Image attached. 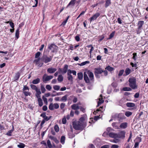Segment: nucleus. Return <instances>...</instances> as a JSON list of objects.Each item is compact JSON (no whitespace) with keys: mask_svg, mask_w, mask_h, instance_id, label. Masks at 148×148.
<instances>
[{"mask_svg":"<svg viewBox=\"0 0 148 148\" xmlns=\"http://www.w3.org/2000/svg\"><path fill=\"white\" fill-rule=\"evenodd\" d=\"M106 69L109 71L111 72L113 71L114 70V69L113 67L110 66L109 65L106 67L105 70H103L101 67L95 68L94 69V73L95 77L97 78H100V74H101V76L103 75L105 76H107L108 74V72L106 70Z\"/></svg>","mask_w":148,"mask_h":148,"instance_id":"2","label":"nucleus"},{"mask_svg":"<svg viewBox=\"0 0 148 148\" xmlns=\"http://www.w3.org/2000/svg\"><path fill=\"white\" fill-rule=\"evenodd\" d=\"M49 138L53 140L56 144L59 143V141L57 139L56 137L53 136H50Z\"/></svg>","mask_w":148,"mask_h":148,"instance_id":"28","label":"nucleus"},{"mask_svg":"<svg viewBox=\"0 0 148 148\" xmlns=\"http://www.w3.org/2000/svg\"><path fill=\"white\" fill-rule=\"evenodd\" d=\"M142 30V29L137 27L136 29V31L137 34H139L141 32Z\"/></svg>","mask_w":148,"mask_h":148,"instance_id":"42","label":"nucleus"},{"mask_svg":"<svg viewBox=\"0 0 148 148\" xmlns=\"http://www.w3.org/2000/svg\"><path fill=\"white\" fill-rule=\"evenodd\" d=\"M55 47L58 48V47L54 44H51L48 45V49L49 50L51 49L52 48L54 49L52 51V52L54 53L56 51L57 49H55Z\"/></svg>","mask_w":148,"mask_h":148,"instance_id":"12","label":"nucleus"},{"mask_svg":"<svg viewBox=\"0 0 148 148\" xmlns=\"http://www.w3.org/2000/svg\"><path fill=\"white\" fill-rule=\"evenodd\" d=\"M5 130L4 126L0 123V131H2Z\"/></svg>","mask_w":148,"mask_h":148,"instance_id":"58","label":"nucleus"},{"mask_svg":"<svg viewBox=\"0 0 148 148\" xmlns=\"http://www.w3.org/2000/svg\"><path fill=\"white\" fill-rule=\"evenodd\" d=\"M20 73L19 72L16 73L14 78V81H18L20 77Z\"/></svg>","mask_w":148,"mask_h":148,"instance_id":"17","label":"nucleus"},{"mask_svg":"<svg viewBox=\"0 0 148 148\" xmlns=\"http://www.w3.org/2000/svg\"><path fill=\"white\" fill-rule=\"evenodd\" d=\"M30 86L32 89L36 91L39 89L36 87V85L34 84H31L30 85Z\"/></svg>","mask_w":148,"mask_h":148,"instance_id":"35","label":"nucleus"},{"mask_svg":"<svg viewBox=\"0 0 148 148\" xmlns=\"http://www.w3.org/2000/svg\"><path fill=\"white\" fill-rule=\"evenodd\" d=\"M47 143L48 146L49 148H52V145L49 140H47Z\"/></svg>","mask_w":148,"mask_h":148,"instance_id":"46","label":"nucleus"},{"mask_svg":"<svg viewBox=\"0 0 148 148\" xmlns=\"http://www.w3.org/2000/svg\"><path fill=\"white\" fill-rule=\"evenodd\" d=\"M125 132L124 131H121L117 134V138H123L125 137Z\"/></svg>","mask_w":148,"mask_h":148,"instance_id":"14","label":"nucleus"},{"mask_svg":"<svg viewBox=\"0 0 148 148\" xmlns=\"http://www.w3.org/2000/svg\"><path fill=\"white\" fill-rule=\"evenodd\" d=\"M58 81L59 82H62L63 80V77L62 75L60 74L58 75L57 78Z\"/></svg>","mask_w":148,"mask_h":148,"instance_id":"33","label":"nucleus"},{"mask_svg":"<svg viewBox=\"0 0 148 148\" xmlns=\"http://www.w3.org/2000/svg\"><path fill=\"white\" fill-rule=\"evenodd\" d=\"M90 61H86L83 62L80 64H78V65L80 66H84L87 64H89L90 63Z\"/></svg>","mask_w":148,"mask_h":148,"instance_id":"36","label":"nucleus"},{"mask_svg":"<svg viewBox=\"0 0 148 148\" xmlns=\"http://www.w3.org/2000/svg\"><path fill=\"white\" fill-rule=\"evenodd\" d=\"M57 70L56 68L51 67L48 68L47 70V71L48 73H54Z\"/></svg>","mask_w":148,"mask_h":148,"instance_id":"18","label":"nucleus"},{"mask_svg":"<svg viewBox=\"0 0 148 148\" xmlns=\"http://www.w3.org/2000/svg\"><path fill=\"white\" fill-rule=\"evenodd\" d=\"M126 105L128 107H133L135 106V104L133 103L128 102L126 104Z\"/></svg>","mask_w":148,"mask_h":148,"instance_id":"27","label":"nucleus"},{"mask_svg":"<svg viewBox=\"0 0 148 148\" xmlns=\"http://www.w3.org/2000/svg\"><path fill=\"white\" fill-rule=\"evenodd\" d=\"M123 90L124 91H131L132 89L130 87H124L123 88Z\"/></svg>","mask_w":148,"mask_h":148,"instance_id":"40","label":"nucleus"},{"mask_svg":"<svg viewBox=\"0 0 148 148\" xmlns=\"http://www.w3.org/2000/svg\"><path fill=\"white\" fill-rule=\"evenodd\" d=\"M84 78L86 83H90L94 81L93 73L89 70H87L84 73Z\"/></svg>","mask_w":148,"mask_h":148,"instance_id":"3","label":"nucleus"},{"mask_svg":"<svg viewBox=\"0 0 148 148\" xmlns=\"http://www.w3.org/2000/svg\"><path fill=\"white\" fill-rule=\"evenodd\" d=\"M53 105L54 108L57 109L59 108V105L58 103H54Z\"/></svg>","mask_w":148,"mask_h":148,"instance_id":"61","label":"nucleus"},{"mask_svg":"<svg viewBox=\"0 0 148 148\" xmlns=\"http://www.w3.org/2000/svg\"><path fill=\"white\" fill-rule=\"evenodd\" d=\"M76 0H71V1L67 5L66 8H68L70 6H71V7L74 6L76 3Z\"/></svg>","mask_w":148,"mask_h":148,"instance_id":"15","label":"nucleus"},{"mask_svg":"<svg viewBox=\"0 0 148 148\" xmlns=\"http://www.w3.org/2000/svg\"><path fill=\"white\" fill-rule=\"evenodd\" d=\"M124 72V71L123 69L119 71V73L118 74V75L119 77H120L123 75V73Z\"/></svg>","mask_w":148,"mask_h":148,"instance_id":"41","label":"nucleus"},{"mask_svg":"<svg viewBox=\"0 0 148 148\" xmlns=\"http://www.w3.org/2000/svg\"><path fill=\"white\" fill-rule=\"evenodd\" d=\"M60 86L58 85H54L53 86V89L56 90H58L60 89Z\"/></svg>","mask_w":148,"mask_h":148,"instance_id":"44","label":"nucleus"},{"mask_svg":"<svg viewBox=\"0 0 148 148\" xmlns=\"http://www.w3.org/2000/svg\"><path fill=\"white\" fill-rule=\"evenodd\" d=\"M22 90L23 93L25 96H30L31 94L30 92H28L29 88L27 85L24 86Z\"/></svg>","mask_w":148,"mask_h":148,"instance_id":"7","label":"nucleus"},{"mask_svg":"<svg viewBox=\"0 0 148 148\" xmlns=\"http://www.w3.org/2000/svg\"><path fill=\"white\" fill-rule=\"evenodd\" d=\"M145 114L143 112H140L136 115L135 117V119L138 120H139L140 119H143L145 118Z\"/></svg>","mask_w":148,"mask_h":148,"instance_id":"9","label":"nucleus"},{"mask_svg":"<svg viewBox=\"0 0 148 148\" xmlns=\"http://www.w3.org/2000/svg\"><path fill=\"white\" fill-rule=\"evenodd\" d=\"M53 104L52 103H51L49 105V109L50 110H53Z\"/></svg>","mask_w":148,"mask_h":148,"instance_id":"50","label":"nucleus"},{"mask_svg":"<svg viewBox=\"0 0 148 148\" xmlns=\"http://www.w3.org/2000/svg\"><path fill=\"white\" fill-rule=\"evenodd\" d=\"M69 81H72L73 79V77L71 75H68L67 77Z\"/></svg>","mask_w":148,"mask_h":148,"instance_id":"53","label":"nucleus"},{"mask_svg":"<svg viewBox=\"0 0 148 148\" xmlns=\"http://www.w3.org/2000/svg\"><path fill=\"white\" fill-rule=\"evenodd\" d=\"M54 129L55 131L56 132H58L59 131V128L58 125H56L54 127Z\"/></svg>","mask_w":148,"mask_h":148,"instance_id":"43","label":"nucleus"},{"mask_svg":"<svg viewBox=\"0 0 148 148\" xmlns=\"http://www.w3.org/2000/svg\"><path fill=\"white\" fill-rule=\"evenodd\" d=\"M86 117L82 116L79 121H73L72 125L73 128L76 130H83L86 126Z\"/></svg>","mask_w":148,"mask_h":148,"instance_id":"1","label":"nucleus"},{"mask_svg":"<svg viewBox=\"0 0 148 148\" xmlns=\"http://www.w3.org/2000/svg\"><path fill=\"white\" fill-rule=\"evenodd\" d=\"M13 132L11 130L8 131L6 133V134L9 136H12V133Z\"/></svg>","mask_w":148,"mask_h":148,"instance_id":"48","label":"nucleus"},{"mask_svg":"<svg viewBox=\"0 0 148 148\" xmlns=\"http://www.w3.org/2000/svg\"><path fill=\"white\" fill-rule=\"evenodd\" d=\"M53 76L52 75H47L46 74H44L42 77V81L46 83L47 81H49L53 78Z\"/></svg>","mask_w":148,"mask_h":148,"instance_id":"10","label":"nucleus"},{"mask_svg":"<svg viewBox=\"0 0 148 148\" xmlns=\"http://www.w3.org/2000/svg\"><path fill=\"white\" fill-rule=\"evenodd\" d=\"M25 146V145L23 143H20L19 144L17 145V147L20 148H24Z\"/></svg>","mask_w":148,"mask_h":148,"instance_id":"37","label":"nucleus"},{"mask_svg":"<svg viewBox=\"0 0 148 148\" xmlns=\"http://www.w3.org/2000/svg\"><path fill=\"white\" fill-rule=\"evenodd\" d=\"M42 98L44 102L47 104V99L43 96L42 97Z\"/></svg>","mask_w":148,"mask_h":148,"instance_id":"60","label":"nucleus"},{"mask_svg":"<svg viewBox=\"0 0 148 148\" xmlns=\"http://www.w3.org/2000/svg\"><path fill=\"white\" fill-rule=\"evenodd\" d=\"M111 86L113 88H115L117 87L118 84L116 82H113L112 83Z\"/></svg>","mask_w":148,"mask_h":148,"instance_id":"52","label":"nucleus"},{"mask_svg":"<svg viewBox=\"0 0 148 148\" xmlns=\"http://www.w3.org/2000/svg\"><path fill=\"white\" fill-rule=\"evenodd\" d=\"M40 89L42 93H44L46 91V89L42 85L40 86Z\"/></svg>","mask_w":148,"mask_h":148,"instance_id":"45","label":"nucleus"},{"mask_svg":"<svg viewBox=\"0 0 148 148\" xmlns=\"http://www.w3.org/2000/svg\"><path fill=\"white\" fill-rule=\"evenodd\" d=\"M46 88L48 90H50L51 89L52 87L50 85H47L46 86Z\"/></svg>","mask_w":148,"mask_h":148,"instance_id":"57","label":"nucleus"},{"mask_svg":"<svg viewBox=\"0 0 148 148\" xmlns=\"http://www.w3.org/2000/svg\"><path fill=\"white\" fill-rule=\"evenodd\" d=\"M139 145V142H136L135 143L134 146L133 148H138Z\"/></svg>","mask_w":148,"mask_h":148,"instance_id":"56","label":"nucleus"},{"mask_svg":"<svg viewBox=\"0 0 148 148\" xmlns=\"http://www.w3.org/2000/svg\"><path fill=\"white\" fill-rule=\"evenodd\" d=\"M111 4V0H106L105 4V7L106 8H107Z\"/></svg>","mask_w":148,"mask_h":148,"instance_id":"24","label":"nucleus"},{"mask_svg":"<svg viewBox=\"0 0 148 148\" xmlns=\"http://www.w3.org/2000/svg\"><path fill=\"white\" fill-rule=\"evenodd\" d=\"M65 104V103H62L61 104L60 106V108L61 109H62L64 108Z\"/></svg>","mask_w":148,"mask_h":148,"instance_id":"62","label":"nucleus"},{"mask_svg":"<svg viewBox=\"0 0 148 148\" xmlns=\"http://www.w3.org/2000/svg\"><path fill=\"white\" fill-rule=\"evenodd\" d=\"M115 32L114 31L112 32L109 35V37L108 38V39H110L112 38L114 36Z\"/></svg>","mask_w":148,"mask_h":148,"instance_id":"39","label":"nucleus"},{"mask_svg":"<svg viewBox=\"0 0 148 148\" xmlns=\"http://www.w3.org/2000/svg\"><path fill=\"white\" fill-rule=\"evenodd\" d=\"M40 116L43 119L42 120L40 125V127L42 128L43 127V125L45 123V122L49 120L52 118V116H46L45 112H43L41 114Z\"/></svg>","mask_w":148,"mask_h":148,"instance_id":"4","label":"nucleus"},{"mask_svg":"<svg viewBox=\"0 0 148 148\" xmlns=\"http://www.w3.org/2000/svg\"><path fill=\"white\" fill-rule=\"evenodd\" d=\"M77 77L78 78L79 80H81L83 78V74L82 72H79L77 73Z\"/></svg>","mask_w":148,"mask_h":148,"instance_id":"26","label":"nucleus"},{"mask_svg":"<svg viewBox=\"0 0 148 148\" xmlns=\"http://www.w3.org/2000/svg\"><path fill=\"white\" fill-rule=\"evenodd\" d=\"M118 120L120 122H122L123 119H125V116L122 113H119L118 115Z\"/></svg>","mask_w":148,"mask_h":148,"instance_id":"13","label":"nucleus"},{"mask_svg":"<svg viewBox=\"0 0 148 148\" xmlns=\"http://www.w3.org/2000/svg\"><path fill=\"white\" fill-rule=\"evenodd\" d=\"M127 125L128 124L127 123L124 122L121 123L119 127L121 129H125L127 127Z\"/></svg>","mask_w":148,"mask_h":148,"instance_id":"19","label":"nucleus"},{"mask_svg":"<svg viewBox=\"0 0 148 148\" xmlns=\"http://www.w3.org/2000/svg\"><path fill=\"white\" fill-rule=\"evenodd\" d=\"M40 82V79L39 78H37L34 79L32 82V83L33 84H36L39 83Z\"/></svg>","mask_w":148,"mask_h":148,"instance_id":"29","label":"nucleus"},{"mask_svg":"<svg viewBox=\"0 0 148 148\" xmlns=\"http://www.w3.org/2000/svg\"><path fill=\"white\" fill-rule=\"evenodd\" d=\"M100 13L99 12H97L93 15L92 17L90 18L89 19V20L90 22H91L92 21L96 20L97 18L100 16Z\"/></svg>","mask_w":148,"mask_h":148,"instance_id":"11","label":"nucleus"},{"mask_svg":"<svg viewBox=\"0 0 148 148\" xmlns=\"http://www.w3.org/2000/svg\"><path fill=\"white\" fill-rule=\"evenodd\" d=\"M65 140V136H62L60 138V143L62 144H64V143Z\"/></svg>","mask_w":148,"mask_h":148,"instance_id":"34","label":"nucleus"},{"mask_svg":"<svg viewBox=\"0 0 148 148\" xmlns=\"http://www.w3.org/2000/svg\"><path fill=\"white\" fill-rule=\"evenodd\" d=\"M132 114V113L130 111L126 112L125 113V115L127 117H129L131 116Z\"/></svg>","mask_w":148,"mask_h":148,"instance_id":"49","label":"nucleus"},{"mask_svg":"<svg viewBox=\"0 0 148 148\" xmlns=\"http://www.w3.org/2000/svg\"><path fill=\"white\" fill-rule=\"evenodd\" d=\"M38 102L39 106L40 107H41L42 106L43 103L42 100L41 98H38Z\"/></svg>","mask_w":148,"mask_h":148,"instance_id":"30","label":"nucleus"},{"mask_svg":"<svg viewBox=\"0 0 148 148\" xmlns=\"http://www.w3.org/2000/svg\"><path fill=\"white\" fill-rule=\"evenodd\" d=\"M62 123L63 124H65L66 123V118L65 116H64V117L62 119Z\"/></svg>","mask_w":148,"mask_h":148,"instance_id":"54","label":"nucleus"},{"mask_svg":"<svg viewBox=\"0 0 148 148\" xmlns=\"http://www.w3.org/2000/svg\"><path fill=\"white\" fill-rule=\"evenodd\" d=\"M99 39L98 41L99 42H100L103 40L105 38V34H103L101 36H99Z\"/></svg>","mask_w":148,"mask_h":148,"instance_id":"38","label":"nucleus"},{"mask_svg":"<svg viewBox=\"0 0 148 148\" xmlns=\"http://www.w3.org/2000/svg\"><path fill=\"white\" fill-rule=\"evenodd\" d=\"M125 74H123V76H125L128 75L131 72V69L129 68H127L125 71Z\"/></svg>","mask_w":148,"mask_h":148,"instance_id":"20","label":"nucleus"},{"mask_svg":"<svg viewBox=\"0 0 148 148\" xmlns=\"http://www.w3.org/2000/svg\"><path fill=\"white\" fill-rule=\"evenodd\" d=\"M68 66L67 64H65L62 69L59 68L58 69L59 73H62L63 74L66 73L68 69Z\"/></svg>","mask_w":148,"mask_h":148,"instance_id":"8","label":"nucleus"},{"mask_svg":"<svg viewBox=\"0 0 148 148\" xmlns=\"http://www.w3.org/2000/svg\"><path fill=\"white\" fill-rule=\"evenodd\" d=\"M68 96V95H66L62 97L60 100V101H61L65 102L67 100V98Z\"/></svg>","mask_w":148,"mask_h":148,"instance_id":"25","label":"nucleus"},{"mask_svg":"<svg viewBox=\"0 0 148 148\" xmlns=\"http://www.w3.org/2000/svg\"><path fill=\"white\" fill-rule=\"evenodd\" d=\"M79 109L81 111H82L83 113H84L85 112V109L82 106H80L79 107Z\"/></svg>","mask_w":148,"mask_h":148,"instance_id":"55","label":"nucleus"},{"mask_svg":"<svg viewBox=\"0 0 148 148\" xmlns=\"http://www.w3.org/2000/svg\"><path fill=\"white\" fill-rule=\"evenodd\" d=\"M41 54V53L39 51L37 52L35 54V58H39V57L40 56Z\"/></svg>","mask_w":148,"mask_h":148,"instance_id":"47","label":"nucleus"},{"mask_svg":"<svg viewBox=\"0 0 148 148\" xmlns=\"http://www.w3.org/2000/svg\"><path fill=\"white\" fill-rule=\"evenodd\" d=\"M104 102V100L102 98H100L99 99V101L97 103V107L99 106L101 104L103 103Z\"/></svg>","mask_w":148,"mask_h":148,"instance_id":"31","label":"nucleus"},{"mask_svg":"<svg viewBox=\"0 0 148 148\" xmlns=\"http://www.w3.org/2000/svg\"><path fill=\"white\" fill-rule=\"evenodd\" d=\"M119 141L120 140L119 139L116 138H114L113 142L115 143H119Z\"/></svg>","mask_w":148,"mask_h":148,"instance_id":"63","label":"nucleus"},{"mask_svg":"<svg viewBox=\"0 0 148 148\" xmlns=\"http://www.w3.org/2000/svg\"><path fill=\"white\" fill-rule=\"evenodd\" d=\"M133 56L132 58L134 59V60H136V57L137 56V53H134L133 54Z\"/></svg>","mask_w":148,"mask_h":148,"instance_id":"59","label":"nucleus"},{"mask_svg":"<svg viewBox=\"0 0 148 148\" xmlns=\"http://www.w3.org/2000/svg\"><path fill=\"white\" fill-rule=\"evenodd\" d=\"M129 86L133 89H136L137 88L136 84V81L134 78H130L129 79Z\"/></svg>","mask_w":148,"mask_h":148,"instance_id":"6","label":"nucleus"},{"mask_svg":"<svg viewBox=\"0 0 148 148\" xmlns=\"http://www.w3.org/2000/svg\"><path fill=\"white\" fill-rule=\"evenodd\" d=\"M144 24V21H138L137 26V27L143 29V26Z\"/></svg>","mask_w":148,"mask_h":148,"instance_id":"16","label":"nucleus"},{"mask_svg":"<svg viewBox=\"0 0 148 148\" xmlns=\"http://www.w3.org/2000/svg\"><path fill=\"white\" fill-rule=\"evenodd\" d=\"M19 29H18L15 32L16 39H18L19 37Z\"/></svg>","mask_w":148,"mask_h":148,"instance_id":"32","label":"nucleus"},{"mask_svg":"<svg viewBox=\"0 0 148 148\" xmlns=\"http://www.w3.org/2000/svg\"><path fill=\"white\" fill-rule=\"evenodd\" d=\"M71 108L74 110H77L79 109V106L77 104H74L71 106Z\"/></svg>","mask_w":148,"mask_h":148,"instance_id":"21","label":"nucleus"},{"mask_svg":"<svg viewBox=\"0 0 148 148\" xmlns=\"http://www.w3.org/2000/svg\"><path fill=\"white\" fill-rule=\"evenodd\" d=\"M40 59V58H37V59H35L34 61V62L35 63L36 65L38 64V62Z\"/></svg>","mask_w":148,"mask_h":148,"instance_id":"51","label":"nucleus"},{"mask_svg":"<svg viewBox=\"0 0 148 148\" xmlns=\"http://www.w3.org/2000/svg\"><path fill=\"white\" fill-rule=\"evenodd\" d=\"M36 92L35 94V96L38 99V98H40V95L41 94V92L39 89L38 90L36 91Z\"/></svg>","mask_w":148,"mask_h":148,"instance_id":"22","label":"nucleus"},{"mask_svg":"<svg viewBox=\"0 0 148 148\" xmlns=\"http://www.w3.org/2000/svg\"><path fill=\"white\" fill-rule=\"evenodd\" d=\"M119 146L117 145H113L111 147V148H118Z\"/></svg>","mask_w":148,"mask_h":148,"instance_id":"64","label":"nucleus"},{"mask_svg":"<svg viewBox=\"0 0 148 148\" xmlns=\"http://www.w3.org/2000/svg\"><path fill=\"white\" fill-rule=\"evenodd\" d=\"M53 58V55L48 56L47 55L43 54L41 58V60L46 64L51 61Z\"/></svg>","mask_w":148,"mask_h":148,"instance_id":"5","label":"nucleus"},{"mask_svg":"<svg viewBox=\"0 0 148 148\" xmlns=\"http://www.w3.org/2000/svg\"><path fill=\"white\" fill-rule=\"evenodd\" d=\"M117 134L113 132H110L109 134V136L112 138H117Z\"/></svg>","mask_w":148,"mask_h":148,"instance_id":"23","label":"nucleus"}]
</instances>
